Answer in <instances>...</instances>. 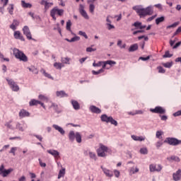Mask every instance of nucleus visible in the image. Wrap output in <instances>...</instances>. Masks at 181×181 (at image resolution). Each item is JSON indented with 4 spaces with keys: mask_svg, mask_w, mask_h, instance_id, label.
<instances>
[{
    "mask_svg": "<svg viewBox=\"0 0 181 181\" xmlns=\"http://www.w3.org/2000/svg\"><path fill=\"white\" fill-rule=\"evenodd\" d=\"M64 175H66V168H62L59 172L58 179H61V177H64Z\"/></svg>",
    "mask_w": 181,
    "mask_h": 181,
    "instance_id": "c85d7f7f",
    "label": "nucleus"
},
{
    "mask_svg": "<svg viewBox=\"0 0 181 181\" xmlns=\"http://www.w3.org/2000/svg\"><path fill=\"white\" fill-rule=\"evenodd\" d=\"M78 35H79L80 36H83V37H85V39H88V36L87 35V34L86 33V32L79 31V32H78Z\"/></svg>",
    "mask_w": 181,
    "mask_h": 181,
    "instance_id": "5fc2aeb1",
    "label": "nucleus"
},
{
    "mask_svg": "<svg viewBox=\"0 0 181 181\" xmlns=\"http://www.w3.org/2000/svg\"><path fill=\"white\" fill-rule=\"evenodd\" d=\"M23 35L26 36L28 40H33L34 42H36V39L32 37V33H30V30L29 29V27L28 25H25L23 28Z\"/></svg>",
    "mask_w": 181,
    "mask_h": 181,
    "instance_id": "6e6552de",
    "label": "nucleus"
},
{
    "mask_svg": "<svg viewBox=\"0 0 181 181\" xmlns=\"http://www.w3.org/2000/svg\"><path fill=\"white\" fill-rule=\"evenodd\" d=\"M13 54L15 56L16 59H18L20 60V62H23L24 63H26L28 62V59L26 54L23 53V52L19 50L18 48H14L13 49Z\"/></svg>",
    "mask_w": 181,
    "mask_h": 181,
    "instance_id": "f03ea898",
    "label": "nucleus"
},
{
    "mask_svg": "<svg viewBox=\"0 0 181 181\" xmlns=\"http://www.w3.org/2000/svg\"><path fill=\"white\" fill-rule=\"evenodd\" d=\"M13 172V168H8V169H5V165L2 164L0 166V176H2V177H7L8 175H11V173Z\"/></svg>",
    "mask_w": 181,
    "mask_h": 181,
    "instance_id": "423d86ee",
    "label": "nucleus"
},
{
    "mask_svg": "<svg viewBox=\"0 0 181 181\" xmlns=\"http://www.w3.org/2000/svg\"><path fill=\"white\" fill-rule=\"evenodd\" d=\"M6 80L8 86H10V88H11L12 91H19V86H18L16 82H15L13 79H9V78H6Z\"/></svg>",
    "mask_w": 181,
    "mask_h": 181,
    "instance_id": "0eeeda50",
    "label": "nucleus"
},
{
    "mask_svg": "<svg viewBox=\"0 0 181 181\" xmlns=\"http://www.w3.org/2000/svg\"><path fill=\"white\" fill-rule=\"evenodd\" d=\"M103 64V62H98V63L93 62V67H100Z\"/></svg>",
    "mask_w": 181,
    "mask_h": 181,
    "instance_id": "052dcab7",
    "label": "nucleus"
},
{
    "mask_svg": "<svg viewBox=\"0 0 181 181\" xmlns=\"http://www.w3.org/2000/svg\"><path fill=\"white\" fill-rule=\"evenodd\" d=\"M173 56V54H170V52L169 51H166L165 52V54L163 55V59H168V58H170Z\"/></svg>",
    "mask_w": 181,
    "mask_h": 181,
    "instance_id": "a19ab883",
    "label": "nucleus"
},
{
    "mask_svg": "<svg viewBox=\"0 0 181 181\" xmlns=\"http://www.w3.org/2000/svg\"><path fill=\"white\" fill-rule=\"evenodd\" d=\"M164 144H168L172 146H177V145H181V140H179L175 137H167L164 140Z\"/></svg>",
    "mask_w": 181,
    "mask_h": 181,
    "instance_id": "39448f33",
    "label": "nucleus"
},
{
    "mask_svg": "<svg viewBox=\"0 0 181 181\" xmlns=\"http://www.w3.org/2000/svg\"><path fill=\"white\" fill-rule=\"evenodd\" d=\"M21 5L23 6V8H32V4L30 3H25V1H21Z\"/></svg>",
    "mask_w": 181,
    "mask_h": 181,
    "instance_id": "2f4dec72",
    "label": "nucleus"
},
{
    "mask_svg": "<svg viewBox=\"0 0 181 181\" xmlns=\"http://www.w3.org/2000/svg\"><path fill=\"white\" fill-rule=\"evenodd\" d=\"M52 127H54L56 129V131H58V132H59L61 135H64V134H66L64 129H63L62 127L57 124H53Z\"/></svg>",
    "mask_w": 181,
    "mask_h": 181,
    "instance_id": "6ab92c4d",
    "label": "nucleus"
},
{
    "mask_svg": "<svg viewBox=\"0 0 181 181\" xmlns=\"http://www.w3.org/2000/svg\"><path fill=\"white\" fill-rule=\"evenodd\" d=\"M181 45V41L175 43V45L173 47V49H177V47H179V46H180Z\"/></svg>",
    "mask_w": 181,
    "mask_h": 181,
    "instance_id": "774afa93",
    "label": "nucleus"
},
{
    "mask_svg": "<svg viewBox=\"0 0 181 181\" xmlns=\"http://www.w3.org/2000/svg\"><path fill=\"white\" fill-rule=\"evenodd\" d=\"M61 62L64 64H70V58L69 57H62Z\"/></svg>",
    "mask_w": 181,
    "mask_h": 181,
    "instance_id": "58836bf2",
    "label": "nucleus"
},
{
    "mask_svg": "<svg viewBox=\"0 0 181 181\" xmlns=\"http://www.w3.org/2000/svg\"><path fill=\"white\" fill-rule=\"evenodd\" d=\"M151 59L150 56H147L146 57H140L139 58V60H142L143 62H146L147 60H149Z\"/></svg>",
    "mask_w": 181,
    "mask_h": 181,
    "instance_id": "4d7b16f0",
    "label": "nucleus"
},
{
    "mask_svg": "<svg viewBox=\"0 0 181 181\" xmlns=\"http://www.w3.org/2000/svg\"><path fill=\"white\" fill-rule=\"evenodd\" d=\"M150 172H160L162 170V165H155V164H151L149 165Z\"/></svg>",
    "mask_w": 181,
    "mask_h": 181,
    "instance_id": "9d476101",
    "label": "nucleus"
},
{
    "mask_svg": "<svg viewBox=\"0 0 181 181\" xmlns=\"http://www.w3.org/2000/svg\"><path fill=\"white\" fill-rule=\"evenodd\" d=\"M163 134V132L162 131H157L156 134V138H158L159 139L160 138V136H162Z\"/></svg>",
    "mask_w": 181,
    "mask_h": 181,
    "instance_id": "13d9d810",
    "label": "nucleus"
},
{
    "mask_svg": "<svg viewBox=\"0 0 181 181\" xmlns=\"http://www.w3.org/2000/svg\"><path fill=\"white\" fill-rule=\"evenodd\" d=\"M95 50H97V49H94L91 47H87L86 48V52L91 53V52H95Z\"/></svg>",
    "mask_w": 181,
    "mask_h": 181,
    "instance_id": "bf43d9fd",
    "label": "nucleus"
},
{
    "mask_svg": "<svg viewBox=\"0 0 181 181\" xmlns=\"http://www.w3.org/2000/svg\"><path fill=\"white\" fill-rule=\"evenodd\" d=\"M140 153H141V155H148V148H141L140 149Z\"/></svg>",
    "mask_w": 181,
    "mask_h": 181,
    "instance_id": "49530a36",
    "label": "nucleus"
},
{
    "mask_svg": "<svg viewBox=\"0 0 181 181\" xmlns=\"http://www.w3.org/2000/svg\"><path fill=\"white\" fill-rule=\"evenodd\" d=\"M90 110L91 112H93V114H101V110L97 106L91 105L90 107Z\"/></svg>",
    "mask_w": 181,
    "mask_h": 181,
    "instance_id": "f3484780",
    "label": "nucleus"
},
{
    "mask_svg": "<svg viewBox=\"0 0 181 181\" xmlns=\"http://www.w3.org/2000/svg\"><path fill=\"white\" fill-rule=\"evenodd\" d=\"M8 13L10 15H13V4H10L8 8Z\"/></svg>",
    "mask_w": 181,
    "mask_h": 181,
    "instance_id": "09e8293b",
    "label": "nucleus"
},
{
    "mask_svg": "<svg viewBox=\"0 0 181 181\" xmlns=\"http://www.w3.org/2000/svg\"><path fill=\"white\" fill-rule=\"evenodd\" d=\"M132 139L134 141H139L140 142H142V141H144L145 139V137L132 135Z\"/></svg>",
    "mask_w": 181,
    "mask_h": 181,
    "instance_id": "bb28decb",
    "label": "nucleus"
},
{
    "mask_svg": "<svg viewBox=\"0 0 181 181\" xmlns=\"http://www.w3.org/2000/svg\"><path fill=\"white\" fill-rule=\"evenodd\" d=\"M33 136H35V138H36L37 139H38V141H40V142H42V141H43V136H42V135H39V134H33Z\"/></svg>",
    "mask_w": 181,
    "mask_h": 181,
    "instance_id": "8fccbe9b",
    "label": "nucleus"
},
{
    "mask_svg": "<svg viewBox=\"0 0 181 181\" xmlns=\"http://www.w3.org/2000/svg\"><path fill=\"white\" fill-rule=\"evenodd\" d=\"M180 32H181V26L178 27V28L174 33L173 36H176V35H178V33H180Z\"/></svg>",
    "mask_w": 181,
    "mask_h": 181,
    "instance_id": "69168bd1",
    "label": "nucleus"
},
{
    "mask_svg": "<svg viewBox=\"0 0 181 181\" xmlns=\"http://www.w3.org/2000/svg\"><path fill=\"white\" fill-rule=\"evenodd\" d=\"M47 153H49V155H52L54 156V158H57V156H60V153L57 150L54 149H49L47 150Z\"/></svg>",
    "mask_w": 181,
    "mask_h": 181,
    "instance_id": "4468645a",
    "label": "nucleus"
},
{
    "mask_svg": "<svg viewBox=\"0 0 181 181\" xmlns=\"http://www.w3.org/2000/svg\"><path fill=\"white\" fill-rule=\"evenodd\" d=\"M40 103V100L33 99L29 102V105H30V107H33L35 105H39Z\"/></svg>",
    "mask_w": 181,
    "mask_h": 181,
    "instance_id": "a878e982",
    "label": "nucleus"
},
{
    "mask_svg": "<svg viewBox=\"0 0 181 181\" xmlns=\"http://www.w3.org/2000/svg\"><path fill=\"white\" fill-rule=\"evenodd\" d=\"M53 6V3H49L47 1L45 6V11H49V8Z\"/></svg>",
    "mask_w": 181,
    "mask_h": 181,
    "instance_id": "a18cd8bd",
    "label": "nucleus"
},
{
    "mask_svg": "<svg viewBox=\"0 0 181 181\" xmlns=\"http://www.w3.org/2000/svg\"><path fill=\"white\" fill-rule=\"evenodd\" d=\"M105 152L110 153V152H111V150L105 145L100 144L99 148L97 149L98 156H99L100 158H105V156H107Z\"/></svg>",
    "mask_w": 181,
    "mask_h": 181,
    "instance_id": "7ed1b4c3",
    "label": "nucleus"
},
{
    "mask_svg": "<svg viewBox=\"0 0 181 181\" xmlns=\"http://www.w3.org/2000/svg\"><path fill=\"white\" fill-rule=\"evenodd\" d=\"M42 71L45 77H47V78H50L51 80H54V78H53V76H52L50 74H48L47 72H46L45 69H42Z\"/></svg>",
    "mask_w": 181,
    "mask_h": 181,
    "instance_id": "72a5a7b5",
    "label": "nucleus"
},
{
    "mask_svg": "<svg viewBox=\"0 0 181 181\" xmlns=\"http://www.w3.org/2000/svg\"><path fill=\"white\" fill-rule=\"evenodd\" d=\"M94 9H95V6L94 4H90L89 5V11L90 13H94Z\"/></svg>",
    "mask_w": 181,
    "mask_h": 181,
    "instance_id": "6e6d98bb",
    "label": "nucleus"
},
{
    "mask_svg": "<svg viewBox=\"0 0 181 181\" xmlns=\"http://www.w3.org/2000/svg\"><path fill=\"white\" fill-rule=\"evenodd\" d=\"M66 30H69V32H72L71 31V21L69 20L66 22Z\"/></svg>",
    "mask_w": 181,
    "mask_h": 181,
    "instance_id": "ea45409f",
    "label": "nucleus"
},
{
    "mask_svg": "<svg viewBox=\"0 0 181 181\" xmlns=\"http://www.w3.org/2000/svg\"><path fill=\"white\" fill-rule=\"evenodd\" d=\"M30 113H29V112H28L27 110L23 109L19 112V117L20 118H25L26 117H30Z\"/></svg>",
    "mask_w": 181,
    "mask_h": 181,
    "instance_id": "2eb2a0df",
    "label": "nucleus"
},
{
    "mask_svg": "<svg viewBox=\"0 0 181 181\" xmlns=\"http://www.w3.org/2000/svg\"><path fill=\"white\" fill-rule=\"evenodd\" d=\"M5 127L8 128V129H12V124H11V122H8L5 124Z\"/></svg>",
    "mask_w": 181,
    "mask_h": 181,
    "instance_id": "338daca9",
    "label": "nucleus"
},
{
    "mask_svg": "<svg viewBox=\"0 0 181 181\" xmlns=\"http://www.w3.org/2000/svg\"><path fill=\"white\" fill-rule=\"evenodd\" d=\"M88 155L90 159H94V160H97V156L95 155V153L88 151Z\"/></svg>",
    "mask_w": 181,
    "mask_h": 181,
    "instance_id": "4c0bfd02",
    "label": "nucleus"
},
{
    "mask_svg": "<svg viewBox=\"0 0 181 181\" xmlns=\"http://www.w3.org/2000/svg\"><path fill=\"white\" fill-rule=\"evenodd\" d=\"M13 36L15 39H19V40H21L22 42H25V37H23V35L21 34V31H15Z\"/></svg>",
    "mask_w": 181,
    "mask_h": 181,
    "instance_id": "dca6fc26",
    "label": "nucleus"
},
{
    "mask_svg": "<svg viewBox=\"0 0 181 181\" xmlns=\"http://www.w3.org/2000/svg\"><path fill=\"white\" fill-rule=\"evenodd\" d=\"M138 44H133L129 48V52H136V50L138 49Z\"/></svg>",
    "mask_w": 181,
    "mask_h": 181,
    "instance_id": "393cba45",
    "label": "nucleus"
},
{
    "mask_svg": "<svg viewBox=\"0 0 181 181\" xmlns=\"http://www.w3.org/2000/svg\"><path fill=\"white\" fill-rule=\"evenodd\" d=\"M138 172H139V168H138L137 167H132L130 168V173H132V175H135V173H138Z\"/></svg>",
    "mask_w": 181,
    "mask_h": 181,
    "instance_id": "c9c22d12",
    "label": "nucleus"
},
{
    "mask_svg": "<svg viewBox=\"0 0 181 181\" xmlns=\"http://www.w3.org/2000/svg\"><path fill=\"white\" fill-rule=\"evenodd\" d=\"M167 160H168V162H172V160H174V162H180V158L178 156H172L170 157H168Z\"/></svg>",
    "mask_w": 181,
    "mask_h": 181,
    "instance_id": "5701e85b",
    "label": "nucleus"
},
{
    "mask_svg": "<svg viewBox=\"0 0 181 181\" xmlns=\"http://www.w3.org/2000/svg\"><path fill=\"white\" fill-rule=\"evenodd\" d=\"M173 117H180L181 115V110H178L173 113Z\"/></svg>",
    "mask_w": 181,
    "mask_h": 181,
    "instance_id": "e2e57ef3",
    "label": "nucleus"
},
{
    "mask_svg": "<svg viewBox=\"0 0 181 181\" xmlns=\"http://www.w3.org/2000/svg\"><path fill=\"white\" fill-rule=\"evenodd\" d=\"M54 67H55L57 70H62V68L64 67V65L60 62H55L54 64Z\"/></svg>",
    "mask_w": 181,
    "mask_h": 181,
    "instance_id": "cd10ccee",
    "label": "nucleus"
},
{
    "mask_svg": "<svg viewBox=\"0 0 181 181\" xmlns=\"http://www.w3.org/2000/svg\"><path fill=\"white\" fill-rule=\"evenodd\" d=\"M101 169L105 173V176H107V177H112L114 176V173L112 172V170H108L103 167H101Z\"/></svg>",
    "mask_w": 181,
    "mask_h": 181,
    "instance_id": "f8f14e48",
    "label": "nucleus"
},
{
    "mask_svg": "<svg viewBox=\"0 0 181 181\" xmlns=\"http://www.w3.org/2000/svg\"><path fill=\"white\" fill-rule=\"evenodd\" d=\"M79 12L83 18H84L85 19H90L88 14H87V12L86 11V10H84V6H83L82 4H80Z\"/></svg>",
    "mask_w": 181,
    "mask_h": 181,
    "instance_id": "9b49d317",
    "label": "nucleus"
},
{
    "mask_svg": "<svg viewBox=\"0 0 181 181\" xmlns=\"http://www.w3.org/2000/svg\"><path fill=\"white\" fill-rule=\"evenodd\" d=\"M163 67H165V69H170V67L173 66V62L171 61L170 62L163 63Z\"/></svg>",
    "mask_w": 181,
    "mask_h": 181,
    "instance_id": "e433bc0d",
    "label": "nucleus"
},
{
    "mask_svg": "<svg viewBox=\"0 0 181 181\" xmlns=\"http://www.w3.org/2000/svg\"><path fill=\"white\" fill-rule=\"evenodd\" d=\"M57 97H60V98H63L64 97H69V95L64 92V90H60L56 92Z\"/></svg>",
    "mask_w": 181,
    "mask_h": 181,
    "instance_id": "412c9836",
    "label": "nucleus"
},
{
    "mask_svg": "<svg viewBox=\"0 0 181 181\" xmlns=\"http://www.w3.org/2000/svg\"><path fill=\"white\" fill-rule=\"evenodd\" d=\"M78 40H80V37L75 35L74 37H73L71 40L70 42H78Z\"/></svg>",
    "mask_w": 181,
    "mask_h": 181,
    "instance_id": "603ef678",
    "label": "nucleus"
},
{
    "mask_svg": "<svg viewBox=\"0 0 181 181\" xmlns=\"http://www.w3.org/2000/svg\"><path fill=\"white\" fill-rule=\"evenodd\" d=\"M109 122H110V124H112V125H115V127H117V125H118V122H117V120L114 119V118H112V117H111V116H110Z\"/></svg>",
    "mask_w": 181,
    "mask_h": 181,
    "instance_id": "37998d69",
    "label": "nucleus"
},
{
    "mask_svg": "<svg viewBox=\"0 0 181 181\" xmlns=\"http://www.w3.org/2000/svg\"><path fill=\"white\" fill-rule=\"evenodd\" d=\"M75 138H76V142H78V144H81V134H80V132L76 133Z\"/></svg>",
    "mask_w": 181,
    "mask_h": 181,
    "instance_id": "473e14b6",
    "label": "nucleus"
},
{
    "mask_svg": "<svg viewBox=\"0 0 181 181\" xmlns=\"http://www.w3.org/2000/svg\"><path fill=\"white\" fill-rule=\"evenodd\" d=\"M105 64H109V66H112L113 64H117V62L112 60H107L105 61Z\"/></svg>",
    "mask_w": 181,
    "mask_h": 181,
    "instance_id": "3c124183",
    "label": "nucleus"
},
{
    "mask_svg": "<svg viewBox=\"0 0 181 181\" xmlns=\"http://www.w3.org/2000/svg\"><path fill=\"white\" fill-rule=\"evenodd\" d=\"M28 69L29 71H31L34 74H39V71H37V69L35 66L28 67Z\"/></svg>",
    "mask_w": 181,
    "mask_h": 181,
    "instance_id": "c756f323",
    "label": "nucleus"
},
{
    "mask_svg": "<svg viewBox=\"0 0 181 181\" xmlns=\"http://www.w3.org/2000/svg\"><path fill=\"white\" fill-rule=\"evenodd\" d=\"M159 117H160L161 121H167L168 120V116H166V115H160Z\"/></svg>",
    "mask_w": 181,
    "mask_h": 181,
    "instance_id": "0e129e2a",
    "label": "nucleus"
},
{
    "mask_svg": "<svg viewBox=\"0 0 181 181\" xmlns=\"http://www.w3.org/2000/svg\"><path fill=\"white\" fill-rule=\"evenodd\" d=\"M111 118V116L108 117L107 115L104 114L102 115L100 117V119L102 121V122H110V119Z\"/></svg>",
    "mask_w": 181,
    "mask_h": 181,
    "instance_id": "4be33fe9",
    "label": "nucleus"
},
{
    "mask_svg": "<svg viewBox=\"0 0 181 181\" xmlns=\"http://www.w3.org/2000/svg\"><path fill=\"white\" fill-rule=\"evenodd\" d=\"M165 21V16L158 17L156 19V24L159 25V23H161V22Z\"/></svg>",
    "mask_w": 181,
    "mask_h": 181,
    "instance_id": "f704fd0d",
    "label": "nucleus"
},
{
    "mask_svg": "<svg viewBox=\"0 0 181 181\" xmlns=\"http://www.w3.org/2000/svg\"><path fill=\"white\" fill-rule=\"evenodd\" d=\"M68 136L71 142H74V139H76V134L74 133V131L69 132Z\"/></svg>",
    "mask_w": 181,
    "mask_h": 181,
    "instance_id": "b1692460",
    "label": "nucleus"
},
{
    "mask_svg": "<svg viewBox=\"0 0 181 181\" xmlns=\"http://www.w3.org/2000/svg\"><path fill=\"white\" fill-rule=\"evenodd\" d=\"M157 69L158 70V73H161L163 74L166 73V71L165 70V69H163V67H162L161 66H158Z\"/></svg>",
    "mask_w": 181,
    "mask_h": 181,
    "instance_id": "864d4df0",
    "label": "nucleus"
},
{
    "mask_svg": "<svg viewBox=\"0 0 181 181\" xmlns=\"http://www.w3.org/2000/svg\"><path fill=\"white\" fill-rule=\"evenodd\" d=\"M141 25H142V23L136 21L134 23L132 24V26H134L136 29H141Z\"/></svg>",
    "mask_w": 181,
    "mask_h": 181,
    "instance_id": "c03bdc74",
    "label": "nucleus"
},
{
    "mask_svg": "<svg viewBox=\"0 0 181 181\" xmlns=\"http://www.w3.org/2000/svg\"><path fill=\"white\" fill-rule=\"evenodd\" d=\"M173 179L175 181H179L181 179V170L179 169L173 174Z\"/></svg>",
    "mask_w": 181,
    "mask_h": 181,
    "instance_id": "ddd939ff",
    "label": "nucleus"
},
{
    "mask_svg": "<svg viewBox=\"0 0 181 181\" xmlns=\"http://www.w3.org/2000/svg\"><path fill=\"white\" fill-rule=\"evenodd\" d=\"M101 73H104V69H100L98 71H92L93 76H98V74H101Z\"/></svg>",
    "mask_w": 181,
    "mask_h": 181,
    "instance_id": "79ce46f5",
    "label": "nucleus"
},
{
    "mask_svg": "<svg viewBox=\"0 0 181 181\" xmlns=\"http://www.w3.org/2000/svg\"><path fill=\"white\" fill-rule=\"evenodd\" d=\"M151 112H153V114H166V110L165 108L160 107V106H157L154 109H150Z\"/></svg>",
    "mask_w": 181,
    "mask_h": 181,
    "instance_id": "1a4fd4ad",
    "label": "nucleus"
},
{
    "mask_svg": "<svg viewBox=\"0 0 181 181\" xmlns=\"http://www.w3.org/2000/svg\"><path fill=\"white\" fill-rule=\"evenodd\" d=\"M71 103L74 110H76V111L80 110V103H78L77 100H71Z\"/></svg>",
    "mask_w": 181,
    "mask_h": 181,
    "instance_id": "a211bd4d",
    "label": "nucleus"
},
{
    "mask_svg": "<svg viewBox=\"0 0 181 181\" xmlns=\"http://www.w3.org/2000/svg\"><path fill=\"white\" fill-rule=\"evenodd\" d=\"M52 107L54 108L57 114H60V112H62V110H59V106L56 103H52Z\"/></svg>",
    "mask_w": 181,
    "mask_h": 181,
    "instance_id": "7c9ffc66",
    "label": "nucleus"
},
{
    "mask_svg": "<svg viewBox=\"0 0 181 181\" xmlns=\"http://www.w3.org/2000/svg\"><path fill=\"white\" fill-rule=\"evenodd\" d=\"M16 147H12L9 151V153H13V156H15V152L16 151Z\"/></svg>",
    "mask_w": 181,
    "mask_h": 181,
    "instance_id": "680f3d73",
    "label": "nucleus"
},
{
    "mask_svg": "<svg viewBox=\"0 0 181 181\" xmlns=\"http://www.w3.org/2000/svg\"><path fill=\"white\" fill-rule=\"evenodd\" d=\"M134 11H136V13L142 18V16H151L153 13V10H152V6H148L145 8H139V6H135L133 7Z\"/></svg>",
    "mask_w": 181,
    "mask_h": 181,
    "instance_id": "f257e3e1",
    "label": "nucleus"
},
{
    "mask_svg": "<svg viewBox=\"0 0 181 181\" xmlns=\"http://www.w3.org/2000/svg\"><path fill=\"white\" fill-rule=\"evenodd\" d=\"M25 128H28V126L26 125V124L25 123H23V124L21 123L16 124V129H18V131L23 132V131H25Z\"/></svg>",
    "mask_w": 181,
    "mask_h": 181,
    "instance_id": "aec40b11",
    "label": "nucleus"
},
{
    "mask_svg": "<svg viewBox=\"0 0 181 181\" xmlns=\"http://www.w3.org/2000/svg\"><path fill=\"white\" fill-rule=\"evenodd\" d=\"M56 13L58 14L59 16H63L64 13V9H59V7L55 6L50 11V16L52 18L54 21H56Z\"/></svg>",
    "mask_w": 181,
    "mask_h": 181,
    "instance_id": "20e7f679",
    "label": "nucleus"
},
{
    "mask_svg": "<svg viewBox=\"0 0 181 181\" xmlns=\"http://www.w3.org/2000/svg\"><path fill=\"white\" fill-rule=\"evenodd\" d=\"M177 25H179V23L175 22V23H173V24H171V25H168V26L166 27V29H172V28H176V26H177Z\"/></svg>",
    "mask_w": 181,
    "mask_h": 181,
    "instance_id": "de8ad7c7",
    "label": "nucleus"
}]
</instances>
